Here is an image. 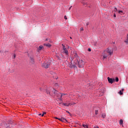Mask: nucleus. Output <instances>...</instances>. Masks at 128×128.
<instances>
[{"mask_svg":"<svg viewBox=\"0 0 128 128\" xmlns=\"http://www.w3.org/2000/svg\"><path fill=\"white\" fill-rule=\"evenodd\" d=\"M72 68H76V65H72Z\"/></svg>","mask_w":128,"mask_h":128,"instance_id":"f704fd0d","label":"nucleus"},{"mask_svg":"<svg viewBox=\"0 0 128 128\" xmlns=\"http://www.w3.org/2000/svg\"><path fill=\"white\" fill-rule=\"evenodd\" d=\"M14 58H16V54H14Z\"/></svg>","mask_w":128,"mask_h":128,"instance_id":"ea45409f","label":"nucleus"},{"mask_svg":"<svg viewBox=\"0 0 128 128\" xmlns=\"http://www.w3.org/2000/svg\"><path fill=\"white\" fill-rule=\"evenodd\" d=\"M114 50H112V48H108L102 53L103 60H104V58H108V56H110L112 54Z\"/></svg>","mask_w":128,"mask_h":128,"instance_id":"f257e3e1","label":"nucleus"},{"mask_svg":"<svg viewBox=\"0 0 128 128\" xmlns=\"http://www.w3.org/2000/svg\"><path fill=\"white\" fill-rule=\"evenodd\" d=\"M124 42H125L126 44H128V34H127L126 38V40L124 41Z\"/></svg>","mask_w":128,"mask_h":128,"instance_id":"4468645a","label":"nucleus"},{"mask_svg":"<svg viewBox=\"0 0 128 128\" xmlns=\"http://www.w3.org/2000/svg\"><path fill=\"white\" fill-rule=\"evenodd\" d=\"M82 126L84 128H88V124H82Z\"/></svg>","mask_w":128,"mask_h":128,"instance_id":"f3484780","label":"nucleus"},{"mask_svg":"<svg viewBox=\"0 0 128 128\" xmlns=\"http://www.w3.org/2000/svg\"><path fill=\"white\" fill-rule=\"evenodd\" d=\"M83 4H84V6H86V4L83 3Z\"/></svg>","mask_w":128,"mask_h":128,"instance_id":"e433bc0d","label":"nucleus"},{"mask_svg":"<svg viewBox=\"0 0 128 128\" xmlns=\"http://www.w3.org/2000/svg\"><path fill=\"white\" fill-rule=\"evenodd\" d=\"M94 128H100V127H98V126H94Z\"/></svg>","mask_w":128,"mask_h":128,"instance_id":"473e14b6","label":"nucleus"},{"mask_svg":"<svg viewBox=\"0 0 128 128\" xmlns=\"http://www.w3.org/2000/svg\"><path fill=\"white\" fill-rule=\"evenodd\" d=\"M123 123H124V121L122 120H120V124L122 125V124Z\"/></svg>","mask_w":128,"mask_h":128,"instance_id":"a211bd4d","label":"nucleus"},{"mask_svg":"<svg viewBox=\"0 0 128 128\" xmlns=\"http://www.w3.org/2000/svg\"><path fill=\"white\" fill-rule=\"evenodd\" d=\"M46 114V112H44L42 113V116H44V114Z\"/></svg>","mask_w":128,"mask_h":128,"instance_id":"393cba45","label":"nucleus"},{"mask_svg":"<svg viewBox=\"0 0 128 128\" xmlns=\"http://www.w3.org/2000/svg\"><path fill=\"white\" fill-rule=\"evenodd\" d=\"M66 94H60V98L62 100V98H64V96H66Z\"/></svg>","mask_w":128,"mask_h":128,"instance_id":"f8f14e48","label":"nucleus"},{"mask_svg":"<svg viewBox=\"0 0 128 128\" xmlns=\"http://www.w3.org/2000/svg\"><path fill=\"white\" fill-rule=\"evenodd\" d=\"M44 48V46H39V48H38V50H42Z\"/></svg>","mask_w":128,"mask_h":128,"instance_id":"ddd939ff","label":"nucleus"},{"mask_svg":"<svg viewBox=\"0 0 128 128\" xmlns=\"http://www.w3.org/2000/svg\"><path fill=\"white\" fill-rule=\"evenodd\" d=\"M99 92H101L102 94H100V96H103L104 93V89H100Z\"/></svg>","mask_w":128,"mask_h":128,"instance_id":"9b49d317","label":"nucleus"},{"mask_svg":"<svg viewBox=\"0 0 128 128\" xmlns=\"http://www.w3.org/2000/svg\"><path fill=\"white\" fill-rule=\"evenodd\" d=\"M40 92H44V90L42 88H40Z\"/></svg>","mask_w":128,"mask_h":128,"instance_id":"bb28decb","label":"nucleus"},{"mask_svg":"<svg viewBox=\"0 0 128 128\" xmlns=\"http://www.w3.org/2000/svg\"><path fill=\"white\" fill-rule=\"evenodd\" d=\"M114 18H116V14H114Z\"/></svg>","mask_w":128,"mask_h":128,"instance_id":"72a5a7b5","label":"nucleus"},{"mask_svg":"<svg viewBox=\"0 0 128 128\" xmlns=\"http://www.w3.org/2000/svg\"><path fill=\"white\" fill-rule=\"evenodd\" d=\"M62 46L63 48V52L66 54V56L67 58L68 57V51L66 48H64V44H62Z\"/></svg>","mask_w":128,"mask_h":128,"instance_id":"20e7f679","label":"nucleus"},{"mask_svg":"<svg viewBox=\"0 0 128 128\" xmlns=\"http://www.w3.org/2000/svg\"><path fill=\"white\" fill-rule=\"evenodd\" d=\"M59 120H60V122H68V120H66V118L64 117H61V118L59 119Z\"/></svg>","mask_w":128,"mask_h":128,"instance_id":"6e6552de","label":"nucleus"},{"mask_svg":"<svg viewBox=\"0 0 128 128\" xmlns=\"http://www.w3.org/2000/svg\"><path fill=\"white\" fill-rule=\"evenodd\" d=\"M66 112H68V114H70V112H68V110H66Z\"/></svg>","mask_w":128,"mask_h":128,"instance_id":"58836bf2","label":"nucleus"},{"mask_svg":"<svg viewBox=\"0 0 128 128\" xmlns=\"http://www.w3.org/2000/svg\"><path fill=\"white\" fill-rule=\"evenodd\" d=\"M114 12H118V9L116 8V7H115L114 8Z\"/></svg>","mask_w":128,"mask_h":128,"instance_id":"4be33fe9","label":"nucleus"},{"mask_svg":"<svg viewBox=\"0 0 128 128\" xmlns=\"http://www.w3.org/2000/svg\"><path fill=\"white\" fill-rule=\"evenodd\" d=\"M116 82H118V78L117 77L116 78Z\"/></svg>","mask_w":128,"mask_h":128,"instance_id":"a878e982","label":"nucleus"},{"mask_svg":"<svg viewBox=\"0 0 128 128\" xmlns=\"http://www.w3.org/2000/svg\"><path fill=\"white\" fill-rule=\"evenodd\" d=\"M108 82L110 84H114V82H116V80L114 78H112L110 77L108 78Z\"/></svg>","mask_w":128,"mask_h":128,"instance_id":"423d86ee","label":"nucleus"},{"mask_svg":"<svg viewBox=\"0 0 128 128\" xmlns=\"http://www.w3.org/2000/svg\"><path fill=\"white\" fill-rule=\"evenodd\" d=\"M88 24H89L88 22H86V26H88Z\"/></svg>","mask_w":128,"mask_h":128,"instance_id":"4c0bfd02","label":"nucleus"},{"mask_svg":"<svg viewBox=\"0 0 128 128\" xmlns=\"http://www.w3.org/2000/svg\"><path fill=\"white\" fill-rule=\"evenodd\" d=\"M64 18L65 20H68V17H66V16H64Z\"/></svg>","mask_w":128,"mask_h":128,"instance_id":"cd10ccee","label":"nucleus"},{"mask_svg":"<svg viewBox=\"0 0 128 128\" xmlns=\"http://www.w3.org/2000/svg\"><path fill=\"white\" fill-rule=\"evenodd\" d=\"M88 52H92V49H90V48H88Z\"/></svg>","mask_w":128,"mask_h":128,"instance_id":"c756f323","label":"nucleus"},{"mask_svg":"<svg viewBox=\"0 0 128 128\" xmlns=\"http://www.w3.org/2000/svg\"><path fill=\"white\" fill-rule=\"evenodd\" d=\"M50 60H48L47 62H44L42 64V66L45 68H50Z\"/></svg>","mask_w":128,"mask_h":128,"instance_id":"7ed1b4c3","label":"nucleus"},{"mask_svg":"<svg viewBox=\"0 0 128 128\" xmlns=\"http://www.w3.org/2000/svg\"><path fill=\"white\" fill-rule=\"evenodd\" d=\"M38 116H42L41 114H38Z\"/></svg>","mask_w":128,"mask_h":128,"instance_id":"79ce46f5","label":"nucleus"},{"mask_svg":"<svg viewBox=\"0 0 128 128\" xmlns=\"http://www.w3.org/2000/svg\"><path fill=\"white\" fill-rule=\"evenodd\" d=\"M52 92L54 94V96H56L58 94V91L56 90L54 88H52Z\"/></svg>","mask_w":128,"mask_h":128,"instance_id":"9d476101","label":"nucleus"},{"mask_svg":"<svg viewBox=\"0 0 128 128\" xmlns=\"http://www.w3.org/2000/svg\"><path fill=\"white\" fill-rule=\"evenodd\" d=\"M54 118H56V120H60V118H58V117H55Z\"/></svg>","mask_w":128,"mask_h":128,"instance_id":"c9c22d12","label":"nucleus"},{"mask_svg":"<svg viewBox=\"0 0 128 128\" xmlns=\"http://www.w3.org/2000/svg\"><path fill=\"white\" fill-rule=\"evenodd\" d=\"M55 86H58V84L57 83H56Z\"/></svg>","mask_w":128,"mask_h":128,"instance_id":"7c9ffc66","label":"nucleus"},{"mask_svg":"<svg viewBox=\"0 0 128 128\" xmlns=\"http://www.w3.org/2000/svg\"><path fill=\"white\" fill-rule=\"evenodd\" d=\"M30 62L32 64H34V57L30 56Z\"/></svg>","mask_w":128,"mask_h":128,"instance_id":"0eeeda50","label":"nucleus"},{"mask_svg":"<svg viewBox=\"0 0 128 128\" xmlns=\"http://www.w3.org/2000/svg\"><path fill=\"white\" fill-rule=\"evenodd\" d=\"M122 92H124V89H122Z\"/></svg>","mask_w":128,"mask_h":128,"instance_id":"a18cd8bd","label":"nucleus"},{"mask_svg":"<svg viewBox=\"0 0 128 128\" xmlns=\"http://www.w3.org/2000/svg\"><path fill=\"white\" fill-rule=\"evenodd\" d=\"M102 118H106V113H102Z\"/></svg>","mask_w":128,"mask_h":128,"instance_id":"dca6fc26","label":"nucleus"},{"mask_svg":"<svg viewBox=\"0 0 128 128\" xmlns=\"http://www.w3.org/2000/svg\"><path fill=\"white\" fill-rule=\"evenodd\" d=\"M72 6H71L70 8H69V10H70L72 8Z\"/></svg>","mask_w":128,"mask_h":128,"instance_id":"a19ab883","label":"nucleus"},{"mask_svg":"<svg viewBox=\"0 0 128 128\" xmlns=\"http://www.w3.org/2000/svg\"><path fill=\"white\" fill-rule=\"evenodd\" d=\"M44 46H48V48H50V46H52V45H50V44H44Z\"/></svg>","mask_w":128,"mask_h":128,"instance_id":"2eb2a0df","label":"nucleus"},{"mask_svg":"<svg viewBox=\"0 0 128 128\" xmlns=\"http://www.w3.org/2000/svg\"><path fill=\"white\" fill-rule=\"evenodd\" d=\"M72 104H70V101H66V103H63V106H72Z\"/></svg>","mask_w":128,"mask_h":128,"instance_id":"39448f33","label":"nucleus"},{"mask_svg":"<svg viewBox=\"0 0 128 128\" xmlns=\"http://www.w3.org/2000/svg\"><path fill=\"white\" fill-rule=\"evenodd\" d=\"M118 14H122V10H119L118 12Z\"/></svg>","mask_w":128,"mask_h":128,"instance_id":"aec40b11","label":"nucleus"},{"mask_svg":"<svg viewBox=\"0 0 128 128\" xmlns=\"http://www.w3.org/2000/svg\"><path fill=\"white\" fill-rule=\"evenodd\" d=\"M58 60H60V57H59V56H58Z\"/></svg>","mask_w":128,"mask_h":128,"instance_id":"37998d69","label":"nucleus"},{"mask_svg":"<svg viewBox=\"0 0 128 128\" xmlns=\"http://www.w3.org/2000/svg\"><path fill=\"white\" fill-rule=\"evenodd\" d=\"M118 94H120V96H122V90H120V91L118 92Z\"/></svg>","mask_w":128,"mask_h":128,"instance_id":"412c9836","label":"nucleus"},{"mask_svg":"<svg viewBox=\"0 0 128 128\" xmlns=\"http://www.w3.org/2000/svg\"><path fill=\"white\" fill-rule=\"evenodd\" d=\"M46 92L47 94H50V91H48V90H46Z\"/></svg>","mask_w":128,"mask_h":128,"instance_id":"6ab92c4d","label":"nucleus"},{"mask_svg":"<svg viewBox=\"0 0 128 128\" xmlns=\"http://www.w3.org/2000/svg\"><path fill=\"white\" fill-rule=\"evenodd\" d=\"M46 40H48V39H46Z\"/></svg>","mask_w":128,"mask_h":128,"instance_id":"de8ad7c7","label":"nucleus"},{"mask_svg":"<svg viewBox=\"0 0 128 128\" xmlns=\"http://www.w3.org/2000/svg\"><path fill=\"white\" fill-rule=\"evenodd\" d=\"M70 38H71V39H72V37H70Z\"/></svg>","mask_w":128,"mask_h":128,"instance_id":"49530a36","label":"nucleus"},{"mask_svg":"<svg viewBox=\"0 0 128 128\" xmlns=\"http://www.w3.org/2000/svg\"><path fill=\"white\" fill-rule=\"evenodd\" d=\"M74 58H76V60L78 61L80 58V57H78V54H76V52L74 53Z\"/></svg>","mask_w":128,"mask_h":128,"instance_id":"1a4fd4ad","label":"nucleus"},{"mask_svg":"<svg viewBox=\"0 0 128 128\" xmlns=\"http://www.w3.org/2000/svg\"><path fill=\"white\" fill-rule=\"evenodd\" d=\"M98 110H96L95 114H98Z\"/></svg>","mask_w":128,"mask_h":128,"instance_id":"b1692460","label":"nucleus"},{"mask_svg":"<svg viewBox=\"0 0 128 128\" xmlns=\"http://www.w3.org/2000/svg\"><path fill=\"white\" fill-rule=\"evenodd\" d=\"M74 60V57H72L71 59V62H72V60Z\"/></svg>","mask_w":128,"mask_h":128,"instance_id":"c85d7f7f","label":"nucleus"},{"mask_svg":"<svg viewBox=\"0 0 128 128\" xmlns=\"http://www.w3.org/2000/svg\"><path fill=\"white\" fill-rule=\"evenodd\" d=\"M6 128H8V126H6Z\"/></svg>","mask_w":128,"mask_h":128,"instance_id":"c03bdc74","label":"nucleus"},{"mask_svg":"<svg viewBox=\"0 0 128 128\" xmlns=\"http://www.w3.org/2000/svg\"><path fill=\"white\" fill-rule=\"evenodd\" d=\"M84 62L82 60H80L78 61L77 60L76 65L78 66L79 68H83L84 66Z\"/></svg>","mask_w":128,"mask_h":128,"instance_id":"f03ea898","label":"nucleus"},{"mask_svg":"<svg viewBox=\"0 0 128 128\" xmlns=\"http://www.w3.org/2000/svg\"><path fill=\"white\" fill-rule=\"evenodd\" d=\"M72 106V104H76V102H70Z\"/></svg>","mask_w":128,"mask_h":128,"instance_id":"2f4dec72","label":"nucleus"},{"mask_svg":"<svg viewBox=\"0 0 128 128\" xmlns=\"http://www.w3.org/2000/svg\"><path fill=\"white\" fill-rule=\"evenodd\" d=\"M80 32H84V28H80Z\"/></svg>","mask_w":128,"mask_h":128,"instance_id":"5701e85b","label":"nucleus"}]
</instances>
